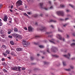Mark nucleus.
I'll return each instance as SVG.
<instances>
[{
    "label": "nucleus",
    "mask_w": 75,
    "mask_h": 75,
    "mask_svg": "<svg viewBox=\"0 0 75 75\" xmlns=\"http://www.w3.org/2000/svg\"><path fill=\"white\" fill-rule=\"evenodd\" d=\"M0 41H1L2 42H5V40H4L3 39H0Z\"/></svg>",
    "instance_id": "obj_15"
},
{
    "label": "nucleus",
    "mask_w": 75,
    "mask_h": 75,
    "mask_svg": "<svg viewBox=\"0 0 75 75\" xmlns=\"http://www.w3.org/2000/svg\"><path fill=\"white\" fill-rule=\"evenodd\" d=\"M2 6H3L2 4H0V8H1L2 7Z\"/></svg>",
    "instance_id": "obj_40"
},
{
    "label": "nucleus",
    "mask_w": 75,
    "mask_h": 75,
    "mask_svg": "<svg viewBox=\"0 0 75 75\" xmlns=\"http://www.w3.org/2000/svg\"><path fill=\"white\" fill-rule=\"evenodd\" d=\"M63 57H64L66 58H67L68 59H69V57H70V54L69 53H68V55H63Z\"/></svg>",
    "instance_id": "obj_7"
},
{
    "label": "nucleus",
    "mask_w": 75,
    "mask_h": 75,
    "mask_svg": "<svg viewBox=\"0 0 75 75\" xmlns=\"http://www.w3.org/2000/svg\"><path fill=\"white\" fill-rule=\"evenodd\" d=\"M71 47H73V46H75V43H73L71 44Z\"/></svg>",
    "instance_id": "obj_20"
},
{
    "label": "nucleus",
    "mask_w": 75,
    "mask_h": 75,
    "mask_svg": "<svg viewBox=\"0 0 75 75\" xmlns=\"http://www.w3.org/2000/svg\"><path fill=\"white\" fill-rule=\"evenodd\" d=\"M10 43L11 45H14V42L13 41H11Z\"/></svg>",
    "instance_id": "obj_18"
},
{
    "label": "nucleus",
    "mask_w": 75,
    "mask_h": 75,
    "mask_svg": "<svg viewBox=\"0 0 75 75\" xmlns=\"http://www.w3.org/2000/svg\"><path fill=\"white\" fill-rule=\"evenodd\" d=\"M22 70H25V68L24 67H23L22 68Z\"/></svg>",
    "instance_id": "obj_42"
},
{
    "label": "nucleus",
    "mask_w": 75,
    "mask_h": 75,
    "mask_svg": "<svg viewBox=\"0 0 75 75\" xmlns=\"http://www.w3.org/2000/svg\"><path fill=\"white\" fill-rule=\"evenodd\" d=\"M20 68H21V67H18V70L19 71H21V69H20Z\"/></svg>",
    "instance_id": "obj_24"
},
{
    "label": "nucleus",
    "mask_w": 75,
    "mask_h": 75,
    "mask_svg": "<svg viewBox=\"0 0 75 75\" xmlns=\"http://www.w3.org/2000/svg\"><path fill=\"white\" fill-rule=\"evenodd\" d=\"M66 71H71V69H66Z\"/></svg>",
    "instance_id": "obj_37"
},
{
    "label": "nucleus",
    "mask_w": 75,
    "mask_h": 75,
    "mask_svg": "<svg viewBox=\"0 0 75 75\" xmlns=\"http://www.w3.org/2000/svg\"><path fill=\"white\" fill-rule=\"evenodd\" d=\"M11 69H12V70H13V71H18V67L16 66L12 67H11Z\"/></svg>",
    "instance_id": "obj_5"
},
{
    "label": "nucleus",
    "mask_w": 75,
    "mask_h": 75,
    "mask_svg": "<svg viewBox=\"0 0 75 75\" xmlns=\"http://www.w3.org/2000/svg\"><path fill=\"white\" fill-rule=\"evenodd\" d=\"M21 48H17L16 49V50L17 51H21Z\"/></svg>",
    "instance_id": "obj_13"
},
{
    "label": "nucleus",
    "mask_w": 75,
    "mask_h": 75,
    "mask_svg": "<svg viewBox=\"0 0 75 75\" xmlns=\"http://www.w3.org/2000/svg\"><path fill=\"white\" fill-rule=\"evenodd\" d=\"M7 16H5L4 17V18L3 19L4 21H7Z\"/></svg>",
    "instance_id": "obj_10"
},
{
    "label": "nucleus",
    "mask_w": 75,
    "mask_h": 75,
    "mask_svg": "<svg viewBox=\"0 0 75 75\" xmlns=\"http://www.w3.org/2000/svg\"><path fill=\"white\" fill-rule=\"evenodd\" d=\"M60 7H62V8H63V7H64V5H61Z\"/></svg>",
    "instance_id": "obj_33"
},
{
    "label": "nucleus",
    "mask_w": 75,
    "mask_h": 75,
    "mask_svg": "<svg viewBox=\"0 0 75 75\" xmlns=\"http://www.w3.org/2000/svg\"><path fill=\"white\" fill-rule=\"evenodd\" d=\"M16 33H13L12 34V35H13V36H14V37H16Z\"/></svg>",
    "instance_id": "obj_31"
},
{
    "label": "nucleus",
    "mask_w": 75,
    "mask_h": 75,
    "mask_svg": "<svg viewBox=\"0 0 75 75\" xmlns=\"http://www.w3.org/2000/svg\"><path fill=\"white\" fill-rule=\"evenodd\" d=\"M11 64H8V68H10V67H11Z\"/></svg>",
    "instance_id": "obj_30"
},
{
    "label": "nucleus",
    "mask_w": 75,
    "mask_h": 75,
    "mask_svg": "<svg viewBox=\"0 0 75 75\" xmlns=\"http://www.w3.org/2000/svg\"><path fill=\"white\" fill-rule=\"evenodd\" d=\"M24 15L25 16H27V17H28V16L27 14V13H23Z\"/></svg>",
    "instance_id": "obj_26"
},
{
    "label": "nucleus",
    "mask_w": 75,
    "mask_h": 75,
    "mask_svg": "<svg viewBox=\"0 0 75 75\" xmlns=\"http://www.w3.org/2000/svg\"><path fill=\"white\" fill-rule=\"evenodd\" d=\"M3 55L4 56H7V54H5V53H3Z\"/></svg>",
    "instance_id": "obj_46"
},
{
    "label": "nucleus",
    "mask_w": 75,
    "mask_h": 75,
    "mask_svg": "<svg viewBox=\"0 0 75 75\" xmlns=\"http://www.w3.org/2000/svg\"><path fill=\"white\" fill-rule=\"evenodd\" d=\"M47 30V28L45 27H42L40 29V30L41 31H44Z\"/></svg>",
    "instance_id": "obj_6"
},
{
    "label": "nucleus",
    "mask_w": 75,
    "mask_h": 75,
    "mask_svg": "<svg viewBox=\"0 0 75 75\" xmlns=\"http://www.w3.org/2000/svg\"><path fill=\"white\" fill-rule=\"evenodd\" d=\"M38 38V37H39V36H35V38Z\"/></svg>",
    "instance_id": "obj_56"
},
{
    "label": "nucleus",
    "mask_w": 75,
    "mask_h": 75,
    "mask_svg": "<svg viewBox=\"0 0 75 75\" xmlns=\"http://www.w3.org/2000/svg\"><path fill=\"white\" fill-rule=\"evenodd\" d=\"M67 38H69V36L68 35H67Z\"/></svg>",
    "instance_id": "obj_62"
},
{
    "label": "nucleus",
    "mask_w": 75,
    "mask_h": 75,
    "mask_svg": "<svg viewBox=\"0 0 75 75\" xmlns=\"http://www.w3.org/2000/svg\"><path fill=\"white\" fill-rule=\"evenodd\" d=\"M8 38H12V37L11 36V35H9L8 36Z\"/></svg>",
    "instance_id": "obj_35"
},
{
    "label": "nucleus",
    "mask_w": 75,
    "mask_h": 75,
    "mask_svg": "<svg viewBox=\"0 0 75 75\" xmlns=\"http://www.w3.org/2000/svg\"><path fill=\"white\" fill-rule=\"evenodd\" d=\"M47 52H48V53H50V51H49V49L47 50Z\"/></svg>",
    "instance_id": "obj_57"
},
{
    "label": "nucleus",
    "mask_w": 75,
    "mask_h": 75,
    "mask_svg": "<svg viewBox=\"0 0 75 75\" xmlns=\"http://www.w3.org/2000/svg\"><path fill=\"white\" fill-rule=\"evenodd\" d=\"M67 25H68L67 24H66L64 25H63L64 27H66L67 26Z\"/></svg>",
    "instance_id": "obj_44"
},
{
    "label": "nucleus",
    "mask_w": 75,
    "mask_h": 75,
    "mask_svg": "<svg viewBox=\"0 0 75 75\" xmlns=\"http://www.w3.org/2000/svg\"><path fill=\"white\" fill-rule=\"evenodd\" d=\"M1 60L2 61H5V59H4V58H3Z\"/></svg>",
    "instance_id": "obj_38"
},
{
    "label": "nucleus",
    "mask_w": 75,
    "mask_h": 75,
    "mask_svg": "<svg viewBox=\"0 0 75 75\" xmlns=\"http://www.w3.org/2000/svg\"><path fill=\"white\" fill-rule=\"evenodd\" d=\"M55 51H58V49L55 47H53L51 49V51L53 52H55Z\"/></svg>",
    "instance_id": "obj_4"
},
{
    "label": "nucleus",
    "mask_w": 75,
    "mask_h": 75,
    "mask_svg": "<svg viewBox=\"0 0 75 75\" xmlns=\"http://www.w3.org/2000/svg\"><path fill=\"white\" fill-rule=\"evenodd\" d=\"M37 16H38V15L37 14L35 15L34 16V17H37Z\"/></svg>",
    "instance_id": "obj_39"
},
{
    "label": "nucleus",
    "mask_w": 75,
    "mask_h": 75,
    "mask_svg": "<svg viewBox=\"0 0 75 75\" xmlns=\"http://www.w3.org/2000/svg\"><path fill=\"white\" fill-rule=\"evenodd\" d=\"M13 6H12L11 7V8H13Z\"/></svg>",
    "instance_id": "obj_64"
},
{
    "label": "nucleus",
    "mask_w": 75,
    "mask_h": 75,
    "mask_svg": "<svg viewBox=\"0 0 75 75\" xmlns=\"http://www.w3.org/2000/svg\"><path fill=\"white\" fill-rule=\"evenodd\" d=\"M58 31H59L60 32H63V31L59 29V28L58 29Z\"/></svg>",
    "instance_id": "obj_34"
},
{
    "label": "nucleus",
    "mask_w": 75,
    "mask_h": 75,
    "mask_svg": "<svg viewBox=\"0 0 75 75\" xmlns=\"http://www.w3.org/2000/svg\"><path fill=\"white\" fill-rule=\"evenodd\" d=\"M63 64L64 66H66L67 65L65 62H63Z\"/></svg>",
    "instance_id": "obj_19"
},
{
    "label": "nucleus",
    "mask_w": 75,
    "mask_h": 75,
    "mask_svg": "<svg viewBox=\"0 0 75 75\" xmlns=\"http://www.w3.org/2000/svg\"><path fill=\"white\" fill-rule=\"evenodd\" d=\"M3 31L2 30H0V34H3Z\"/></svg>",
    "instance_id": "obj_23"
},
{
    "label": "nucleus",
    "mask_w": 75,
    "mask_h": 75,
    "mask_svg": "<svg viewBox=\"0 0 75 75\" xmlns=\"http://www.w3.org/2000/svg\"><path fill=\"white\" fill-rule=\"evenodd\" d=\"M2 47L3 48H4L5 49H6V46L5 45H3L2 46Z\"/></svg>",
    "instance_id": "obj_22"
},
{
    "label": "nucleus",
    "mask_w": 75,
    "mask_h": 75,
    "mask_svg": "<svg viewBox=\"0 0 75 75\" xmlns=\"http://www.w3.org/2000/svg\"><path fill=\"white\" fill-rule=\"evenodd\" d=\"M11 54L12 55H14V53L13 52H12L11 53Z\"/></svg>",
    "instance_id": "obj_50"
},
{
    "label": "nucleus",
    "mask_w": 75,
    "mask_h": 75,
    "mask_svg": "<svg viewBox=\"0 0 75 75\" xmlns=\"http://www.w3.org/2000/svg\"><path fill=\"white\" fill-rule=\"evenodd\" d=\"M57 13L58 16H63L64 15V12L62 11H57Z\"/></svg>",
    "instance_id": "obj_3"
},
{
    "label": "nucleus",
    "mask_w": 75,
    "mask_h": 75,
    "mask_svg": "<svg viewBox=\"0 0 75 75\" xmlns=\"http://www.w3.org/2000/svg\"><path fill=\"white\" fill-rule=\"evenodd\" d=\"M39 47L40 48H44V46L43 45H40L39 46Z\"/></svg>",
    "instance_id": "obj_28"
},
{
    "label": "nucleus",
    "mask_w": 75,
    "mask_h": 75,
    "mask_svg": "<svg viewBox=\"0 0 75 75\" xmlns=\"http://www.w3.org/2000/svg\"><path fill=\"white\" fill-rule=\"evenodd\" d=\"M40 7L42 8H43V7H42V5H43V3H40Z\"/></svg>",
    "instance_id": "obj_12"
},
{
    "label": "nucleus",
    "mask_w": 75,
    "mask_h": 75,
    "mask_svg": "<svg viewBox=\"0 0 75 75\" xmlns=\"http://www.w3.org/2000/svg\"><path fill=\"white\" fill-rule=\"evenodd\" d=\"M18 38H19V39H22V38L21 37V35H19V36L18 37Z\"/></svg>",
    "instance_id": "obj_29"
},
{
    "label": "nucleus",
    "mask_w": 75,
    "mask_h": 75,
    "mask_svg": "<svg viewBox=\"0 0 75 75\" xmlns=\"http://www.w3.org/2000/svg\"><path fill=\"white\" fill-rule=\"evenodd\" d=\"M50 33H50V32H47L46 33V34H50Z\"/></svg>",
    "instance_id": "obj_51"
},
{
    "label": "nucleus",
    "mask_w": 75,
    "mask_h": 75,
    "mask_svg": "<svg viewBox=\"0 0 75 75\" xmlns=\"http://www.w3.org/2000/svg\"><path fill=\"white\" fill-rule=\"evenodd\" d=\"M23 42H24L23 46L26 47L30 45V42H26L25 40H23Z\"/></svg>",
    "instance_id": "obj_1"
},
{
    "label": "nucleus",
    "mask_w": 75,
    "mask_h": 75,
    "mask_svg": "<svg viewBox=\"0 0 75 75\" xmlns=\"http://www.w3.org/2000/svg\"><path fill=\"white\" fill-rule=\"evenodd\" d=\"M30 59L31 61H33L34 59V58L33 57H30Z\"/></svg>",
    "instance_id": "obj_17"
},
{
    "label": "nucleus",
    "mask_w": 75,
    "mask_h": 75,
    "mask_svg": "<svg viewBox=\"0 0 75 75\" xmlns=\"http://www.w3.org/2000/svg\"><path fill=\"white\" fill-rule=\"evenodd\" d=\"M70 68L71 69H73V68H74V67H73V66H70Z\"/></svg>",
    "instance_id": "obj_47"
},
{
    "label": "nucleus",
    "mask_w": 75,
    "mask_h": 75,
    "mask_svg": "<svg viewBox=\"0 0 75 75\" xmlns=\"http://www.w3.org/2000/svg\"><path fill=\"white\" fill-rule=\"evenodd\" d=\"M66 11L67 12H68V11H69V10H67Z\"/></svg>",
    "instance_id": "obj_61"
},
{
    "label": "nucleus",
    "mask_w": 75,
    "mask_h": 75,
    "mask_svg": "<svg viewBox=\"0 0 75 75\" xmlns=\"http://www.w3.org/2000/svg\"><path fill=\"white\" fill-rule=\"evenodd\" d=\"M50 22H53V23H56V21H54L53 20H51L49 21V23H50Z\"/></svg>",
    "instance_id": "obj_14"
},
{
    "label": "nucleus",
    "mask_w": 75,
    "mask_h": 75,
    "mask_svg": "<svg viewBox=\"0 0 75 75\" xmlns=\"http://www.w3.org/2000/svg\"><path fill=\"white\" fill-rule=\"evenodd\" d=\"M3 65H4V66H6V64H5V63H3L2 64Z\"/></svg>",
    "instance_id": "obj_43"
},
{
    "label": "nucleus",
    "mask_w": 75,
    "mask_h": 75,
    "mask_svg": "<svg viewBox=\"0 0 75 75\" xmlns=\"http://www.w3.org/2000/svg\"><path fill=\"white\" fill-rule=\"evenodd\" d=\"M73 35L74 36H75V33H73Z\"/></svg>",
    "instance_id": "obj_59"
},
{
    "label": "nucleus",
    "mask_w": 75,
    "mask_h": 75,
    "mask_svg": "<svg viewBox=\"0 0 75 75\" xmlns=\"http://www.w3.org/2000/svg\"><path fill=\"white\" fill-rule=\"evenodd\" d=\"M24 29L25 30H27V28H25Z\"/></svg>",
    "instance_id": "obj_54"
},
{
    "label": "nucleus",
    "mask_w": 75,
    "mask_h": 75,
    "mask_svg": "<svg viewBox=\"0 0 75 75\" xmlns=\"http://www.w3.org/2000/svg\"><path fill=\"white\" fill-rule=\"evenodd\" d=\"M62 40L63 41H65V39H64V38H63L62 39Z\"/></svg>",
    "instance_id": "obj_60"
},
{
    "label": "nucleus",
    "mask_w": 75,
    "mask_h": 75,
    "mask_svg": "<svg viewBox=\"0 0 75 75\" xmlns=\"http://www.w3.org/2000/svg\"><path fill=\"white\" fill-rule=\"evenodd\" d=\"M2 23L1 22H0V26H2Z\"/></svg>",
    "instance_id": "obj_48"
},
{
    "label": "nucleus",
    "mask_w": 75,
    "mask_h": 75,
    "mask_svg": "<svg viewBox=\"0 0 75 75\" xmlns=\"http://www.w3.org/2000/svg\"><path fill=\"white\" fill-rule=\"evenodd\" d=\"M57 38L59 39L60 40H62V37L60 35L58 34L57 35Z\"/></svg>",
    "instance_id": "obj_8"
},
{
    "label": "nucleus",
    "mask_w": 75,
    "mask_h": 75,
    "mask_svg": "<svg viewBox=\"0 0 75 75\" xmlns=\"http://www.w3.org/2000/svg\"><path fill=\"white\" fill-rule=\"evenodd\" d=\"M14 31L16 32H18V29L16 28H15L14 29Z\"/></svg>",
    "instance_id": "obj_21"
},
{
    "label": "nucleus",
    "mask_w": 75,
    "mask_h": 75,
    "mask_svg": "<svg viewBox=\"0 0 75 75\" xmlns=\"http://www.w3.org/2000/svg\"><path fill=\"white\" fill-rule=\"evenodd\" d=\"M51 27H52V28H54V26L52 25H51Z\"/></svg>",
    "instance_id": "obj_55"
},
{
    "label": "nucleus",
    "mask_w": 75,
    "mask_h": 75,
    "mask_svg": "<svg viewBox=\"0 0 75 75\" xmlns=\"http://www.w3.org/2000/svg\"><path fill=\"white\" fill-rule=\"evenodd\" d=\"M27 14H29V15L30 14V12H27Z\"/></svg>",
    "instance_id": "obj_45"
},
{
    "label": "nucleus",
    "mask_w": 75,
    "mask_h": 75,
    "mask_svg": "<svg viewBox=\"0 0 75 75\" xmlns=\"http://www.w3.org/2000/svg\"><path fill=\"white\" fill-rule=\"evenodd\" d=\"M11 31H9L8 32V34H10L11 33Z\"/></svg>",
    "instance_id": "obj_36"
},
{
    "label": "nucleus",
    "mask_w": 75,
    "mask_h": 75,
    "mask_svg": "<svg viewBox=\"0 0 75 75\" xmlns=\"http://www.w3.org/2000/svg\"><path fill=\"white\" fill-rule=\"evenodd\" d=\"M69 6H71V7H72V8H74V7H75V6H74L73 5H71V4H69Z\"/></svg>",
    "instance_id": "obj_25"
},
{
    "label": "nucleus",
    "mask_w": 75,
    "mask_h": 75,
    "mask_svg": "<svg viewBox=\"0 0 75 75\" xmlns=\"http://www.w3.org/2000/svg\"><path fill=\"white\" fill-rule=\"evenodd\" d=\"M4 35H1V37H2L3 38H4Z\"/></svg>",
    "instance_id": "obj_52"
},
{
    "label": "nucleus",
    "mask_w": 75,
    "mask_h": 75,
    "mask_svg": "<svg viewBox=\"0 0 75 75\" xmlns=\"http://www.w3.org/2000/svg\"><path fill=\"white\" fill-rule=\"evenodd\" d=\"M19 36V35H17V34L16 35V36H15V37H16V38H18V37Z\"/></svg>",
    "instance_id": "obj_32"
},
{
    "label": "nucleus",
    "mask_w": 75,
    "mask_h": 75,
    "mask_svg": "<svg viewBox=\"0 0 75 75\" xmlns=\"http://www.w3.org/2000/svg\"><path fill=\"white\" fill-rule=\"evenodd\" d=\"M28 30L29 31H33V28L30 26L28 27Z\"/></svg>",
    "instance_id": "obj_9"
},
{
    "label": "nucleus",
    "mask_w": 75,
    "mask_h": 75,
    "mask_svg": "<svg viewBox=\"0 0 75 75\" xmlns=\"http://www.w3.org/2000/svg\"><path fill=\"white\" fill-rule=\"evenodd\" d=\"M23 1L21 0L18 1L16 3V5L17 6H20L21 5H23Z\"/></svg>",
    "instance_id": "obj_2"
},
{
    "label": "nucleus",
    "mask_w": 75,
    "mask_h": 75,
    "mask_svg": "<svg viewBox=\"0 0 75 75\" xmlns=\"http://www.w3.org/2000/svg\"><path fill=\"white\" fill-rule=\"evenodd\" d=\"M34 44H35V45H37L38 44V43H36V42H35L34 43Z\"/></svg>",
    "instance_id": "obj_58"
},
{
    "label": "nucleus",
    "mask_w": 75,
    "mask_h": 75,
    "mask_svg": "<svg viewBox=\"0 0 75 75\" xmlns=\"http://www.w3.org/2000/svg\"><path fill=\"white\" fill-rule=\"evenodd\" d=\"M2 71H4V72H7V71L6 70V69H2Z\"/></svg>",
    "instance_id": "obj_16"
},
{
    "label": "nucleus",
    "mask_w": 75,
    "mask_h": 75,
    "mask_svg": "<svg viewBox=\"0 0 75 75\" xmlns=\"http://www.w3.org/2000/svg\"><path fill=\"white\" fill-rule=\"evenodd\" d=\"M52 37V35H48V37Z\"/></svg>",
    "instance_id": "obj_49"
},
{
    "label": "nucleus",
    "mask_w": 75,
    "mask_h": 75,
    "mask_svg": "<svg viewBox=\"0 0 75 75\" xmlns=\"http://www.w3.org/2000/svg\"><path fill=\"white\" fill-rule=\"evenodd\" d=\"M54 57H57V58H58V57H59V56H58L57 55H53Z\"/></svg>",
    "instance_id": "obj_41"
},
{
    "label": "nucleus",
    "mask_w": 75,
    "mask_h": 75,
    "mask_svg": "<svg viewBox=\"0 0 75 75\" xmlns=\"http://www.w3.org/2000/svg\"><path fill=\"white\" fill-rule=\"evenodd\" d=\"M53 8V7H52V6H51V7H50V9H52V8Z\"/></svg>",
    "instance_id": "obj_53"
},
{
    "label": "nucleus",
    "mask_w": 75,
    "mask_h": 75,
    "mask_svg": "<svg viewBox=\"0 0 75 75\" xmlns=\"http://www.w3.org/2000/svg\"><path fill=\"white\" fill-rule=\"evenodd\" d=\"M9 52H10V51H8V50H7L6 51V54H9Z\"/></svg>",
    "instance_id": "obj_27"
},
{
    "label": "nucleus",
    "mask_w": 75,
    "mask_h": 75,
    "mask_svg": "<svg viewBox=\"0 0 75 75\" xmlns=\"http://www.w3.org/2000/svg\"><path fill=\"white\" fill-rule=\"evenodd\" d=\"M54 41H55V40L54 39H52V40H49V41L50 42H51V43H54Z\"/></svg>",
    "instance_id": "obj_11"
},
{
    "label": "nucleus",
    "mask_w": 75,
    "mask_h": 75,
    "mask_svg": "<svg viewBox=\"0 0 75 75\" xmlns=\"http://www.w3.org/2000/svg\"><path fill=\"white\" fill-rule=\"evenodd\" d=\"M35 25H38V23L36 22L35 23Z\"/></svg>",
    "instance_id": "obj_63"
}]
</instances>
